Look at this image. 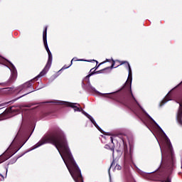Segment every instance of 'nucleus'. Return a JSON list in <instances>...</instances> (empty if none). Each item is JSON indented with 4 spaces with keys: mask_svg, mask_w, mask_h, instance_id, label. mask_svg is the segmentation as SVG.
I'll return each mask as SVG.
<instances>
[{
    "mask_svg": "<svg viewBox=\"0 0 182 182\" xmlns=\"http://www.w3.org/2000/svg\"><path fill=\"white\" fill-rule=\"evenodd\" d=\"M110 141H112V143H113V137L112 136L110 137Z\"/></svg>",
    "mask_w": 182,
    "mask_h": 182,
    "instance_id": "nucleus-21",
    "label": "nucleus"
},
{
    "mask_svg": "<svg viewBox=\"0 0 182 182\" xmlns=\"http://www.w3.org/2000/svg\"><path fill=\"white\" fill-rule=\"evenodd\" d=\"M9 68L10 69L11 74L9 79V82L11 83L12 82H15L16 80L17 77V73H16V68H15V65L12 64V63H10V65L9 66Z\"/></svg>",
    "mask_w": 182,
    "mask_h": 182,
    "instance_id": "nucleus-6",
    "label": "nucleus"
},
{
    "mask_svg": "<svg viewBox=\"0 0 182 182\" xmlns=\"http://www.w3.org/2000/svg\"><path fill=\"white\" fill-rule=\"evenodd\" d=\"M59 103L60 105H64L67 107H72L75 112H82V114H84V115L86 116V117H87V119L90 120V122L94 124V126H95V127L98 129L100 132H102V129H100V127L97 125L96 121H95V119H93V117L90 116L89 114H87L86 112L83 111V109H80V105L79 104L65 101L59 102Z\"/></svg>",
    "mask_w": 182,
    "mask_h": 182,
    "instance_id": "nucleus-2",
    "label": "nucleus"
},
{
    "mask_svg": "<svg viewBox=\"0 0 182 182\" xmlns=\"http://www.w3.org/2000/svg\"><path fill=\"white\" fill-rule=\"evenodd\" d=\"M111 151H112L113 153H114V148H112V149H111Z\"/></svg>",
    "mask_w": 182,
    "mask_h": 182,
    "instance_id": "nucleus-23",
    "label": "nucleus"
},
{
    "mask_svg": "<svg viewBox=\"0 0 182 182\" xmlns=\"http://www.w3.org/2000/svg\"><path fill=\"white\" fill-rule=\"evenodd\" d=\"M100 73V71H97L96 73Z\"/></svg>",
    "mask_w": 182,
    "mask_h": 182,
    "instance_id": "nucleus-27",
    "label": "nucleus"
},
{
    "mask_svg": "<svg viewBox=\"0 0 182 182\" xmlns=\"http://www.w3.org/2000/svg\"><path fill=\"white\" fill-rule=\"evenodd\" d=\"M159 146H160V148H161V153H163V149H161V145H160V144H159Z\"/></svg>",
    "mask_w": 182,
    "mask_h": 182,
    "instance_id": "nucleus-24",
    "label": "nucleus"
},
{
    "mask_svg": "<svg viewBox=\"0 0 182 182\" xmlns=\"http://www.w3.org/2000/svg\"><path fill=\"white\" fill-rule=\"evenodd\" d=\"M93 60V62H96L97 65V63H99V62H97V60Z\"/></svg>",
    "mask_w": 182,
    "mask_h": 182,
    "instance_id": "nucleus-25",
    "label": "nucleus"
},
{
    "mask_svg": "<svg viewBox=\"0 0 182 182\" xmlns=\"http://www.w3.org/2000/svg\"><path fill=\"white\" fill-rule=\"evenodd\" d=\"M124 63H127V66L129 70V76H132V68L130 67V64H129L127 61H122L120 65H124Z\"/></svg>",
    "mask_w": 182,
    "mask_h": 182,
    "instance_id": "nucleus-9",
    "label": "nucleus"
},
{
    "mask_svg": "<svg viewBox=\"0 0 182 182\" xmlns=\"http://www.w3.org/2000/svg\"><path fill=\"white\" fill-rule=\"evenodd\" d=\"M92 70H93V68L90 70V72H92Z\"/></svg>",
    "mask_w": 182,
    "mask_h": 182,
    "instance_id": "nucleus-28",
    "label": "nucleus"
},
{
    "mask_svg": "<svg viewBox=\"0 0 182 182\" xmlns=\"http://www.w3.org/2000/svg\"><path fill=\"white\" fill-rule=\"evenodd\" d=\"M73 60H75V58H73L72 60H71V63L70 65L68 66H66V65H64L62 68H61V70H65V69H69V68H70V66H72L73 63Z\"/></svg>",
    "mask_w": 182,
    "mask_h": 182,
    "instance_id": "nucleus-11",
    "label": "nucleus"
},
{
    "mask_svg": "<svg viewBox=\"0 0 182 182\" xmlns=\"http://www.w3.org/2000/svg\"><path fill=\"white\" fill-rule=\"evenodd\" d=\"M143 111L145 112V114H146V116L151 120L153 121L154 123H155L157 127L161 130V132L164 133V142L162 143V150L164 151V152H167V151H172L173 150V146H171V142H170V139H168V138L167 137V135H166V134L164 133V132H163V129H161L160 128V126H159V124L157 122H156V121H154L152 117L147 114V112H146V111H144V109H143Z\"/></svg>",
    "mask_w": 182,
    "mask_h": 182,
    "instance_id": "nucleus-4",
    "label": "nucleus"
},
{
    "mask_svg": "<svg viewBox=\"0 0 182 182\" xmlns=\"http://www.w3.org/2000/svg\"><path fill=\"white\" fill-rule=\"evenodd\" d=\"M0 176L1 177V181H4V180H5V176H4V175H2L1 173H0Z\"/></svg>",
    "mask_w": 182,
    "mask_h": 182,
    "instance_id": "nucleus-14",
    "label": "nucleus"
},
{
    "mask_svg": "<svg viewBox=\"0 0 182 182\" xmlns=\"http://www.w3.org/2000/svg\"><path fill=\"white\" fill-rule=\"evenodd\" d=\"M112 64L111 65V69H113V68H114V60H112Z\"/></svg>",
    "mask_w": 182,
    "mask_h": 182,
    "instance_id": "nucleus-16",
    "label": "nucleus"
},
{
    "mask_svg": "<svg viewBox=\"0 0 182 182\" xmlns=\"http://www.w3.org/2000/svg\"><path fill=\"white\" fill-rule=\"evenodd\" d=\"M94 73H91V74H89L87 75L85 79H87V82H88V87L89 89H90V90H92V92H95V93H99V95H103L99 92H97V90H96V88H95L93 86H92V84H90V76H92Z\"/></svg>",
    "mask_w": 182,
    "mask_h": 182,
    "instance_id": "nucleus-8",
    "label": "nucleus"
},
{
    "mask_svg": "<svg viewBox=\"0 0 182 182\" xmlns=\"http://www.w3.org/2000/svg\"><path fill=\"white\" fill-rule=\"evenodd\" d=\"M109 180H112V176H110V169H109Z\"/></svg>",
    "mask_w": 182,
    "mask_h": 182,
    "instance_id": "nucleus-18",
    "label": "nucleus"
},
{
    "mask_svg": "<svg viewBox=\"0 0 182 182\" xmlns=\"http://www.w3.org/2000/svg\"><path fill=\"white\" fill-rule=\"evenodd\" d=\"M176 120L178 124H181V126H182V101L179 103V109L176 116Z\"/></svg>",
    "mask_w": 182,
    "mask_h": 182,
    "instance_id": "nucleus-7",
    "label": "nucleus"
},
{
    "mask_svg": "<svg viewBox=\"0 0 182 182\" xmlns=\"http://www.w3.org/2000/svg\"><path fill=\"white\" fill-rule=\"evenodd\" d=\"M165 182H171V179L167 178V179L165 181Z\"/></svg>",
    "mask_w": 182,
    "mask_h": 182,
    "instance_id": "nucleus-17",
    "label": "nucleus"
},
{
    "mask_svg": "<svg viewBox=\"0 0 182 182\" xmlns=\"http://www.w3.org/2000/svg\"><path fill=\"white\" fill-rule=\"evenodd\" d=\"M6 90H8V92H10V93L12 92V90H14V88H6Z\"/></svg>",
    "mask_w": 182,
    "mask_h": 182,
    "instance_id": "nucleus-15",
    "label": "nucleus"
},
{
    "mask_svg": "<svg viewBox=\"0 0 182 182\" xmlns=\"http://www.w3.org/2000/svg\"><path fill=\"white\" fill-rule=\"evenodd\" d=\"M112 166H113V164H111V167H112Z\"/></svg>",
    "mask_w": 182,
    "mask_h": 182,
    "instance_id": "nucleus-29",
    "label": "nucleus"
},
{
    "mask_svg": "<svg viewBox=\"0 0 182 182\" xmlns=\"http://www.w3.org/2000/svg\"><path fill=\"white\" fill-rule=\"evenodd\" d=\"M8 173V168L6 169V175L5 177H6V174Z\"/></svg>",
    "mask_w": 182,
    "mask_h": 182,
    "instance_id": "nucleus-22",
    "label": "nucleus"
},
{
    "mask_svg": "<svg viewBox=\"0 0 182 182\" xmlns=\"http://www.w3.org/2000/svg\"><path fill=\"white\" fill-rule=\"evenodd\" d=\"M107 62H110V60L106 59L105 61H103L102 63H100V65H103V64L106 63Z\"/></svg>",
    "mask_w": 182,
    "mask_h": 182,
    "instance_id": "nucleus-13",
    "label": "nucleus"
},
{
    "mask_svg": "<svg viewBox=\"0 0 182 182\" xmlns=\"http://www.w3.org/2000/svg\"><path fill=\"white\" fill-rule=\"evenodd\" d=\"M170 94H167L166 96L165 97V98L162 100V105H164L165 103H167V102H168V100H171L170 98Z\"/></svg>",
    "mask_w": 182,
    "mask_h": 182,
    "instance_id": "nucleus-10",
    "label": "nucleus"
},
{
    "mask_svg": "<svg viewBox=\"0 0 182 182\" xmlns=\"http://www.w3.org/2000/svg\"><path fill=\"white\" fill-rule=\"evenodd\" d=\"M65 166L75 182H83L82 173L76 164H65Z\"/></svg>",
    "mask_w": 182,
    "mask_h": 182,
    "instance_id": "nucleus-3",
    "label": "nucleus"
},
{
    "mask_svg": "<svg viewBox=\"0 0 182 182\" xmlns=\"http://www.w3.org/2000/svg\"><path fill=\"white\" fill-rule=\"evenodd\" d=\"M105 149H110V146H109V145H105Z\"/></svg>",
    "mask_w": 182,
    "mask_h": 182,
    "instance_id": "nucleus-20",
    "label": "nucleus"
},
{
    "mask_svg": "<svg viewBox=\"0 0 182 182\" xmlns=\"http://www.w3.org/2000/svg\"><path fill=\"white\" fill-rule=\"evenodd\" d=\"M47 32H48V27H46L45 30L43 32V39L44 46L48 55V60L45 68L39 73V75H37V77H42V76H45V75L48 73V72L49 71V69H50V66H52L53 56H52V53L50 52V50H49V47L48 46Z\"/></svg>",
    "mask_w": 182,
    "mask_h": 182,
    "instance_id": "nucleus-1",
    "label": "nucleus"
},
{
    "mask_svg": "<svg viewBox=\"0 0 182 182\" xmlns=\"http://www.w3.org/2000/svg\"><path fill=\"white\" fill-rule=\"evenodd\" d=\"M131 94H132V96L133 99H134L135 102H136V98H134V96H133V92H132V91H131Z\"/></svg>",
    "mask_w": 182,
    "mask_h": 182,
    "instance_id": "nucleus-19",
    "label": "nucleus"
},
{
    "mask_svg": "<svg viewBox=\"0 0 182 182\" xmlns=\"http://www.w3.org/2000/svg\"><path fill=\"white\" fill-rule=\"evenodd\" d=\"M115 169L116 170H122V166H120V165H116Z\"/></svg>",
    "mask_w": 182,
    "mask_h": 182,
    "instance_id": "nucleus-12",
    "label": "nucleus"
},
{
    "mask_svg": "<svg viewBox=\"0 0 182 182\" xmlns=\"http://www.w3.org/2000/svg\"><path fill=\"white\" fill-rule=\"evenodd\" d=\"M29 87H32V84L31 83V82H27L18 87V93H24L23 95L20 96L18 99H21V97H23V96H26V95H29V93H32L33 91L26 92V90H28Z\"/></svg>",
    "mask_w": 182,
    "mask_h": 182,
    "instance_id": "nucleus-5",
    "label": "nucleus"
},
{
    "mask_svg": "<svg viewBox=\"0 0 182 182\" xmlns=\"http://www.w3.org/2000/svg\"><path fill=\"white\" fill-rule=\"evenodd\" d=\"M99 66H100V64H99V65L95 67V69H97V68H99Z\"/></svg>",
    "mask_w": 182,
    "mask_h": 182,
    "instance_id": "nucleus-26",
    "label": "nucleus"
}]
</instances>
